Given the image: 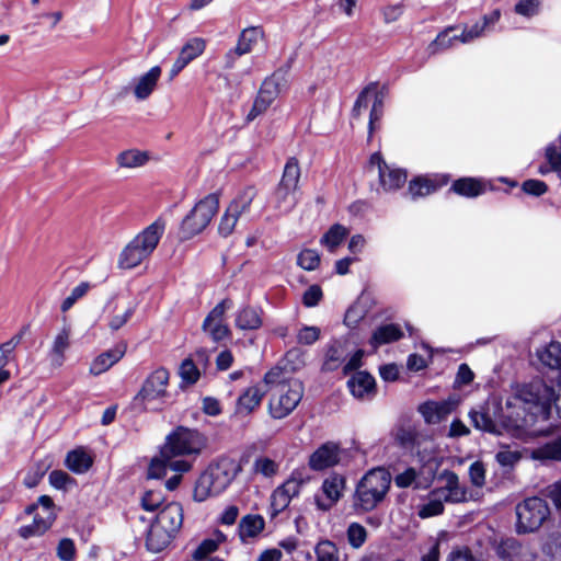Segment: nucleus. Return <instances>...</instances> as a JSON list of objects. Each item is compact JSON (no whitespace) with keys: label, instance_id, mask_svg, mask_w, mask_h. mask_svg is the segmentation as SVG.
<instances>
[{"label":"nucleus","instance_id":"obj_45","mask_svg":"<svg viewBox=\"0 0 561 561\" xmlns=\"http://www.w3.org/2000/svg\"><path fill=\"white\" fill-rule=\"evenodd\" d=\"M294 378L287 377L285 370L280 367H274L268 370L264 376V382L268 386V390L276 391L282 388L283 385L288 383Z\"/></svg>","mask_w":561,"mask_h":561},{"label":"nucleus","instance_id":"obj_23","mask_svg":"<svg viewBox=\"0 0 561 561\" xmlns=\"http://www.w3.org/2000/svg\"><path fill=\"white\" fill-rule=\"evenodd\" d=\"M161 68L159 66H154L138 78L134 87V95L137 100L142 101L151 95L161 77Z\"/></svg>","mask_w":561,"mask_h":561},{"label":"nucleus","instance_id":"obj_47","mask_svg":"<svg viewBox=\"0 0 561 561\" xmlns=\"http://www.w3.org/2000/svg\"><path fill=\"white\" fill-rule=\"evenodd\" d=\"M470 419L473 426L477 430L488 432V433H496V424L492 420V417L483 411H472L470 412Z\"/></svg>","mask_w":561,"mask_h":561},{"label":"nucleus","instance_id":"obj_42","mask_svg":"<svg viewBox=\"0 0 561 561\" xmlns=\"http://www.w3.org/2000/svg\"><path fill=\"white\" fill-rule=\"evenodd\" d=\"M317 561H340L339 548L331 540H321L314 548Z\"/></svg>","mask_w":561,"mask_h":561},{"label":"nucleus","instance_id":"obj_15","mask_svg":"<svg viewBox=\"0 0 561 561\" xmlns=\"http://www.w3.org/2000/svg\"><path fill=\"white\" fill-rule=\"evenodd\" d=\"M264 37V31L260 26H250L241 31L237 45L226 55L227 68H232L237 57L252 51L253 47Z\"/></svg>","mask_w":561,"mask_h":561},{"label":"nucleus","instance_id":"obj_9","mask_svg":"<svg viewBox=\"0 0 561 561\" xmlns=\"http://www.w3.org/2000/svg\"><path fill=\"white\" fill-rule=\"evenodd\" d=\"M304 396V386L298 379H293L274 391L268 401V412L273 419L282 420L288 416L299 404Z\"/></svg>","mask_w":561,"mask_h":561},{"label":"nucleus","instance_id":"obj_19","mask_svg":"<svg viewBox=\"0 0 561 561\" xmlns=\"http://www.w3.org/2000/svg\"><path fill=\"white\" fill-rule=\"evenodd\" d=\"M457 401L453 399L443 401H427L420 405L419 411L428 424H438L445 420L456 408Z\"/></svg>","mask_w":561,"mask_h":561},{"label":"nucleus","instance_id":"obj_8","mask_svg":"<svg viewBox=\"0 0 561 561\" xmlns=\"http://www.w3.org/2000/svg\"><path fill=\"white\" fill-rule=\"evenodd\" d=\"M219 208V195L211 193L201 199L182 220V239H191L201 233L211 221Z\"/></svg>","mask_w":561,"mask_h":561},{"label":"nucleus","instance_id":"obj_41","mask_svg":"<svg viewBox=\"0 0 561 561\" xmlns=\"http://www.w3.org/2000/svg\"><path fill=\"white\" fill-rule=\"evenodd\" d=\"M436 190V183L425 178H416L409 184V194L412 196V198L427 196Z\"/></svg>","mask_w":561,"mask_h":561},{"label":"nucleus","instance_id":"obj_58","mask_svg":"<svg viewBox=\"0 0 561 561\" xmlns=\"http://www.w3.org/2000/svg\"><path fill=\"white\" fill-rule=\"evenodd\" d=\"M57 557L61 561H73L76 557V546L72 539L64 538L58 542Z\"/></svg>","mask_w":561,"mask_h":561},{"label":"nucleus","instance_id":"obj_7","mask_svg":"<svg viewBox=\"0 0 561 561\" xmlns=\"http://www.w3.org/2000/svg\"><path fill=\"white\" fill-rule=\"evenodd\" d=\"M515 530L519 535L537 531L550 517V507L546 500L531 496L527 497L515 507Z\"/></svg>","mask_w":561,"mask_h":561},{"label":"nucleus","instance_id":"obj_54","mask_svg":"<svg viewBox=\"0 0 561 561\" xmlns=\"http://www.w3.org/2000/svg\"><path fill=\"white\" fill-rule=\"evenodd\" d=\"M180 376L186 383H195L199 378V370L190 358L182 362L180 366Z\"/></svg>","mask_w":561,"mask_h":561},{"label":"nucleus","instance_id":"obj_33","mask_svg":"<svg viewBox=\"0 0 561 561\" xmlns=\"http://www.w3.org/2000/svg\"><path fill=\"white\" fill-rule=\"evenodd\" d=\"M255 196L256 191L254 187H247L230 202L227 209L230 210L239 219L242 215L249 213Z\"/></svg>","mask_w":561,"mask_h":561},{"label":"nucleus","instance_id":"obj_4","mask_svg":"<svg viewBox=\"0 0 561 561\" xmlns=\"http://www.w3.org/2000/svg\"><path fill=\"white\" fill-rule=\"evenodd\" d=\"M391 484V476L383 468L369 470L357 483L353 496V507L358 513L375 510L386 497Z\"/></svg>","mask_w":561,"mask_h":561},{"label":"nucleus","instance_id":"obj_39","mask_svg":"<svg viewBox=\"0 0 561 561\" xmlns=\"http://www.w3.org/2000/svg\"><path fill=\"white\" fill-rule=\"evenodd\" d=\"M51 516L39 517L36 515L32 525L22 526L19 529V535L24 539H27L32 536H41L51 526Z\"/></svg>","mask_w":561,"mask_h":561},{"label":"nucleus","instance_id":"obj_22","mask_svg":"<svg viewBox=\"0 0 561 561\" xmlns=\"http://www.w3.org/2000/svg\"><path fill=\"white\" fill-rule=\"evenodd\" d=\"M265 390L259 386H252L245 389L238 398L234 414L247 416L261 405Z\"/></svg>","mask_w":561,"mask_h":561},{"label":"nucleus","instance_id":"obj_53","mask_svg":"<svg viewBox=\"0 0 561 561\" xmlns=\"http://www.w3.org/2000/svg\"><path fill=\"white\" fill-rule=\"evenodd\" d=\"M344 359V352L339 344H333L328 348L325 355L324 367L328 370H333L339 367V365Z\"/></svg>","mask_w":561,"mask_h":561},{"label":"nucleus","instance_id":"obj_11","mask_svg":"<svg viewBox=\"0 0 561 561\" xmlns=\"http://www.w3.org/2000/svg\"><path fill=\"white\" fill-rule=\"evenodd\" d=\"M444 485L435 489L438 499L446 503H463L473 500V494L465 484H461L458 476L450 470H444L439 474Z\"/></svg>","mask_w":561,"mask_h":561},{"label":"nucleus","instance_id":"obj_21","mask_svg":"<svg viewBox=\"0 0 561 561\" xmlns=\"http://www.w3.org/2000/svg\"><path fill=\"white\" fill-rule=\"evenodd\" d=\"M280 93L266 79L262 82L253 106L247 115L248 121H253L265 113Z\"/></svg>","mask_w":561,"mask_h":561},{"label":"nucleus","instance_id":"obj_12","mask_svg":"<svg viewBox=\"0 0 561 561\" xmlns=\"http://www.w3.org/2000/svg\"><path fill=\"white\" fill-rule=\"evenodd\" d=\"M369 168L377 169L379 183L385 191L398 190L407 181L405 171L387 164L378 152L371 154L369 159Z\"/></svg>","mask_w":561,"mask_h":561},{"label":"nucleus","instance_id":"obj_2","mask_svg":"<svg viewBox=\"0 0 561 561\" xmlns=\"http://www.w3.org/2000/svg\"><path fill=\"white\" fill-rule=\"evenodd\" d=\"M164 230L165 221L162 218L156 219L146 227L122 250L117 262L118 267L130 270L141 264L153 253Z\"/></svg>","mask_w":561,"mask_h":561},{"label":"nucleus","instance_id":"obj_60","mask_svg":"<svg viewBox=\"0 0 561 561\" xmlns=\"http://www.w3.org/2000/svg\"><path fill=\"white\" fill-rule=\"evenodd\" d=\"M484 25H482L481 22H477L470 28H463L460 35H456V38H459V42H461L462 44H468L481 37L484 34Z\"/></svg>","mask_w":561,"mask_h":561},{"label":"nucleus","instance_id":"obj_24","mask_svg":"<svg viewBox=\"0 0 561 561\" xmlns=\"http://www.w3.org/2000/svg\"><path fill=\"white\" fill-rule=\"evenodd\" d=\"M125 352V345H117L112 350L103 352L91 363L90 373L94 376L105 373L124 356Z\"/></svg>","mask_w":561,"mask_h":561},{"label":"nucleus","instance_id":"obj_37","mask_svg":"<svg viewBox=\"0 0 561 561\" xmlns=\"http://www.w3.org/2000/svg\"><path fill=\"white\" fill-rule=\"evenodd\" d=\"M135 307L128 306L126 308H119L117 305L114 306L112 312L107 316V327L112 332H116L122 329L134 316Z\"/></svg>","mask_w":561,"mask_h":561},{"label":"nucleus","instance_id":"obj_40","mask_svg":"<svg viewBox=\"0 0 561 561\" xmlns=\"http://www.w3.org/2000/svg\"><path fill=\"white\" fill-rule=\"evenodd\" d=\"M279 463L274 459L266 456H259L254 459L252 470L255 474H261L264 478H273L277 474Z\"/></svg>","mask_w":561,"mask_h":561},{"label":"nucleus","instance_id":"obj_26","mask_svg":"<svg viewBox=\"0 0 561 561\" xmlns=\"http://www.w3.org/2000/svg\"><path fill=\"white\" fill-rule=\"evenodd\" d=\"M347 386L354 397L363 399L373 392L375 379L368 373L358 371L347 381Z\"/></svg>","mask_w":561,"mask_h":561},{"label":"nucleus","instance_id":"obj_17","mask_svg":"<svg viewBox=\"0 0 561 561\" xmlns=\"http://www.w3.org/2000/svg\"><path fill=\"white\" fill-rule=\"evenodd\" d=\"M206 47V42L201 37L188 39L182 47L176 60L170 70V77H176L192 60L201 56Z\"/></svg>","mask_w":561,"mask_h":561},{"label":"nucleus","instance_id":"obj_25","mask_svg":"<svg viewBox=\"0 0 561 561\" xmlns=\"http://www.w3.org/2000/svg\"><path fill=\"white\" fill-rule=\"evenodd\" d=\"M298 192L291 188L277 185L272 197L273 207L280 214H288L298 202Z\"/></svg>","mask_w":561,"mask_h":561},{"label":"nucleus","instance_id":"obj_44","mask_svg":"<svg viewBox=\"0 0 561 561\" xmlns=\"http://www.w3.org/2000/svg\"><path fill=\"white\" fill-rule=\"evenodd\" d=\"M290 64H286L276 69L270 77L265 78L279 92H285L289 88Z\"/></svg>","mask_w":561,"mask_h":561},{"label":"nucleus","instance_id":"obj_59","mask_svg":"<svg viewBox=\"0 0 561 561\" xmlns=\"http://www.w3.org/2000/svg\"><path fill=\"white\" fill-rule=\"evenodd\" d=\"M469 478L471 483L481 488L485 483V467L481 461H474L469 467Z\"/></svg>","mask_w":561,"mask_h":561},{"label":"nucleus","instance_id":"obj_51","mask_svg":"<svg viewBox=\"0 0 561 561\" xmlns=\"http://www.w3.org/2000/svg\"><path fill=\"white\" fill-rule=\"evenodd\" d=\"M297 263L306 271H313L320 264V255L316 250L305 249L299 253Z\"/></svg>","mask_w":561,"mask_h":561},{"label":"nucleus","instance_id":"obj_46","mask_svg":"<svg viewBox=\"0 0 561 561\" xmlns=\"http://www.w3.org/2000/svg\"><path fill=\"white\" fill-rule=\"evenodd\" d=\"M444 503L445 502L442 499H438L435 490H433L430 494L427 503L421 506L419 516L422 518H427L442 514L444 512Z\"/></svg>","mask_w":561,"mask_h":561},{"label":"nucleus","instance_id":"obj_14","mask_svg":"<svg viewBox=\"0 0 561 561\" xmlns=\"http://www.w3.org/2000/svg\"><path fill=\"white\" fill-rule=\"evenodd\" d=\"M232 306V301L229 299H224L219 304H217L210 312L207 314L203 322V330L209 334V336L215 342L222 341L226 339L230 330L224 323V317L228 309Z\"/></svg>","mask_w":561,"mask_h":561},{"label":"nucleus","instance_id":"obj_57","mask_svg":"<svg viewBox=\"0 0 561 561\" xmlns=\"http://www.w3.org/2000/svg\"><path fill=\"white\" fill-rule=\"evenodd\" d=\"M220 537H221L220 540H215V539L203 540L193 553L194 559L203 560V561L205 559H207L206 557L209 553L217 550L219 542L224 539L222 535H220Z\"/></svg>","mask_w":561,"mask_h":561},{"label":"nucleus","instance_id":"obj_29","mask_svg":"<svg viewBox=\"0 0 561 561\" xmlns=\"http://www.w3.org/2000/svg\"><path fill=\"white\" fill-rule=\"evenodd\" d=\"M93 463V459L83 448H77L69 451L65 459L66 467L77 473L87 472Z\"/></svg>","mask_w":561,"mask_h":561},{"label":"nucleus","instance_id":"obj_62","mask_svg":"<svg viewBox=\"0 0 561 561\" xmlns=\"http://www.w3.org/2000/svg\"><path fill=\"white\" fill-rule=\"evenodd\" d=\"M371 94L373 90L370 88H366L359 93L352 111L354 117H359L368 108Z\"/></svg>","mask_w":561,"mask_h":561},{"label":"nucleus","instance_id":"obj_13","mask_svg":"<svg viewBox=\"0 0 561 561\" xmlns=\"http://www.w3.org/2000/svg\"><path fill=\"white\" fill-rule=\"evenodd\" d=\"M302 485V479L291 477L277 486L271 494V516L275 517L284 512L289 506L291 500L300 494Z\"/></svg>","mask_w":561,"mask_h":561},{"label":"nucleus","instance_id":"obj_36","mask_svg":"<svg viewBox=\"0 0 561 561\" xmlns=\"http://www.w3.org/2000/svg\"><path fill=\"white\" fill-rule=\"evenodd\" d=\"M149 160V156L145 151H140L138 149H128L121 152L117 158V164L121 168H139L145 165Z\"/></svg>","mask_w":561,"mask_h":561},{"label":"nucleus","instance_id":"obj_1","mask_svg":"<svg viewBox=\"0 0 561 561\" xmlns=\"http://www.w3.org/2000/svg\"><path fill=\"white\" fill-rule=\"evenodd\" d=\"M552 405L561 417V378L556 385L534 380L518 387L501 408V422L507 428L533 426L538 420L549 419Z\"/></svg>","mask_w":561,"mask_h":561},{"label":"nucleus","instance_id":"obj_34","mask_svg":"<svg viewBox=\"0 0 561 561\" xmlns=\"http://www.w3.org/2000/svg\"><path fill=\"white\" fill-rule=\"evenodd\" d=\"M540 363L552 369H561V344L559 342L549 343L542 351L538 352Z\"/></svg>","mask_w":561,"mask_h":561},{"label":"nucleus","instance_id":"obj_63","mask_svg":"<svg viewBox=\"0 0 561 561\" xmlns=\"http://www.w3.org/2000/svg\"><path fill=\"white\" fill-rule=\"evenodd\" d=\"M545 156L551 170L561 179V152L554 145H549L546 148Z\"/></svg>","mask_w":561,"mask_h":561},{"label":"nucleus","instance_id":"obj_50","mask_svg":"<svg viewBox=\"0 0 561 561\" xmlns=\"http://www.w3.org/2000/svg\"><path fill=\"white\" fill-rule=\"evenodd\" d=\"M90 288L91 285L88 282H82L76 286L70 295L62 301L60 306L61 311L67 312L79 299L87 295Z\"/></svg>","mask_w":561,"mask_h":561},{"label":"nucleus","instance_id":"obj_6","mask_svg":"<svg viewBox=\"0 0 561 561\" xmlns=\"http://www.w3.org/2000/svg\"><path fill=\"white\" fill-rule=\"evenodd\" d=\"M207 439L198 431L184 426H178L167 436L161 448L163 457L199 455L206 447Z\"/></svg>","mask_w":561,"mask_h":561},{"label":"nucleus","instance_id":"obj_55","mask_svg":"<svg viewBox=\"0 0 561 561\" xmlns=\"http://www.w3.org/2000/svg\"><path fill=\"white\" fill-rule=\"evenodd\" d=\"M169 469L168 457L153 458L148 468V477L152 479H160L167 474Z\"/></svg>","mask_w":561,"mask_h":561},{"label":"nucleus","instance_id":"obj_35","mask_svg":"<svg viewBox=\"0 0 561 561\" xmlns=\"http://www.w3.org/2000/svg\"><path fill=\"white\" fill-rule=\"evenodd\" d=\"M451 190L461 196L477 197L484 192V186L473 178H462L453 183Z\"/></svg>","mask_w":561,"mask_h":561},{"label":"nucleus","instance_id":"obj_32","mask_svg":"<svg viewBox=\"0 0 561 561\" xmlns=\"http://www.w3.org/2000/svg\"><path fill=\"white\" fill-rule=\"evenodd\" d=\"M301 175V170L299 167V162L295 157H291L287 160L284 171L282 174V179L278 183L279 186L291 188L298 192L299 190V180Z\"/></svg>","mask_w":561,"mask_h":561},{"label":"nucleus","instance_id":"obj_18","mask_svg":"<svg viewBox=\"0 0 561 561\" xmlns=\"http://www.w3.org/2000/svg\"><path fill=\"white\" fill-rule=\"evenodd\" d=\"M496 554L503 561H534L536 557L528 546L515 538L501 541L496 548Z\"/></svg>","mask_w":561,"mask_h":561},{"label":"nucleus","instance_id":"obj_27","mask_svg":"<svg viewBox=\"0 0 561 561\" xmlns=\"http://www.w3.org/2000/svg\"><path fill=\"white\" fill-rule=\"evenodd\" d=\"M403 336V332L398 324L390 323L378 327L371 337L370 345L374 348L379 347L380 345L388 344L391 342H396Z\"/></svg>","mask_w":561,"mask_h":561},{"label":"nucleus","instance_id":"obj_16","mask_svg":"<svg viewBox=\"0 0 561 561\" xmlns=\"http://www.w3.org/2000/svg\"><path fill=\"white\" fill-rule=\"evenodd\" d=\"M346 480L343 476L333 473L323 480L321 490L325 499L316 497L319 510L329 511L343 496Z\"/></svg>","mask_w":561,"mask_h":561},{"label":"nucleus","instance_id":"obj_5","mask_svg":"<svg viewBox=\"0 0 561 561\" xmlns=\"http://www.w3.org/2000/svg\"><path fill=\"white\" fill-rule=\"evenodd\" d=\"M239 470V465L229 458H221L210 465L196 481L193 492L194 500L203 502L210 496L220 494L230 485Z\"/></svg>","mask_w":561,"mask_h":561},{"label":"nucleus","instance_id":"obj_28","mask_svg":"<svg viewBox=\"0 0 561 561\" xmlns=\"http://www.w3.org/2000/svg\"><path fill=\"white\" fill-rule=\"evenodd\" d=\"M261 310L254 307H243L236 314V327L240 330H257L262 327Z\"/></svg>","mask_w":561,"mask_h":561},{"label":"nucleus","instance_id":"obj_30","mask_svg":"<svg viewBox=\"0 0 561 561\" xmlns=\"http://www.w3.org/2000/svg\"><path fill=\"white\" fill-rule=\"evenodd\" d=\"M265 522L260 515H245L241 518L238 530L241 541L256 537L264 529Z\"/></svg>","mask_w":561,"mask_h":561},{"label":"nucleus","instance_id":"obj_20","mask_svg":"<svg viewBox=\"0 0 561 561\" xmlns=\"http://www.w3.org/2000/svg\"><path fill=\"white\" fill-rule=\"evenodd\" d=\"M340 461V449L334 443L321 445L309 458V467L312 470L321 471L333 467Z\"/></svg>","mask_w":561,"mask_h":561},{"label":"nucleus","instance_id":"obj_10","mask_svg":"<svg viewBox=\"0 0 561 561\" xmlns=\"http://www.w3.org/2000/svg\"><path fill=\"white\" fill-rule=\"evenodd\" d=\"M169 377V371L164 368L151 373L136 394L135 403L142 405L144 409H149V405L153 403H161L168 397Z\"/></svg>","mask_w":561,"mask_h":561},{"label":"nucleus","instance_id":"obj_61","mask_svg":"<svg viewBox=\"0 0 561 561\" xmlns=\"http://www.w3.org/2000/svg\"><path fill=\"white\" fill-rule=\"evenodd\" d=\"M320 329L318 327L306 325L301 328L297 334V342L304 345H311L318 341Z\"/></svg>","mask_w":561,"mask_h":561},{"label":"nucleus","instance_id":"obj_64","mask_svg":"<svg viewBox=\"0 0 561 561\" xmlns=\"http://www.w3.org/2000/svg\"><path fill=\"white\" fill-rule=\"evenodd\" d=\"M404 11V5L402 3L388 4L381 9V14L383 22L386 24L393 23L398 21Z\"/></svg>","mask_w":561,"mask_h":561},{"label":"nucleus","instance_id":"obj_48","mask_svg":"<svg viewBox=\"0 0 561 561\" xmlns=\"http://www.w3.org/2000/svg\"><path fill=\"white\" fill-rule=\"evenodd\" d=\"M536 454L541 459L561 460V435L539 447Z\"/></svg>","mask_w":561,"mask_h":561},{"label":"nucleus","instance_id":"obj_31","mask_svg":"<svg viewBox=\"0 0 561 561\" xmlns=\"http://www.w3.org/2000/svg\"><path fill=\"white\" fill-rule=\"evenodd\" d=\"M70 328L64 327L54 339L50 356L51 363L57 367H60L64 364L65 352L70 346Z\"/></svg>","mask_w":561,"mask_h":561},{"label":"nucleus","instance_id":"obj_43","mask_svg":"<svg viewBox=\"0 0 561 561\" xmlns=\"http://www.w3.org/2000/svg\"><path fill=\"white\" fill-rule=\"evenodd\" d=\"M346 537L350 546L359 549L367 540V530L359 523H351L346 529Z\"/></svg>","mask_w":561,"mask_h":561},{"label":"nucleus","instance_id":"obj_52","mask_svg":"<svg viewBox=\"0 0 561 561\" xmlns=\"http://www.w3.org/2000/svg\"><path fill=\"white\" fill-rule=\"evenodd\" d=\"M164 502L161 491L148 490L141 497V506L144 510L152 512L158 510Z\"/></svg>","mask_w":561,"mask_h":561},{"label":"nucleus","instance_id":"obj_38","mask_svg":"<svg viewBox=\"0 0 561 561\" xmlns=\"http://www.w3.org/2000/svg\"><path fill=\"white\" fill-rule=\"evenodd\" d=\"M347 234L348 230L344 226L335 224L323 234L320 243L333 253Z\"/></svg>","mask_w":561,"mask_h":561},{"label":"nucleus","instance_id":"obj_56","mask_svg":"<svg viewBox=\"0 0 561 561\" xmlns=\"http://www.w3.org/2000/svg\"><path fill=\"white\" fill-rule=\"evenodd\" d=\"M238 218L226 208L224 215L220 218L219 226H218V232L221 237L227 238L230 236L238 222Z\"/></svg>","mask_w":561,"mask_h":561},{"label":"nucleus","instance_id":"obj_49","mask_svg":"<svg viewBox=\"0 0 561 561\" xmlns=\"http://www.w3.org/2000/svg\"><path fill=\"white\" fill-rule=\"evenodd\" d=\"M453 30L454 27H448L436 36V38L428 46L431 54H437L440 50L450 48L454 45V42L459 41V38H456V35L453 37L448 35L449 31Z\"/></svg>","mask_w":561,"mask_h":561},{"label":"nucleus","instance_id":"obj_3","mask_svg":"<svg viewBox=\"0 0 561 561\" xmlns=\"http://www.w3.org/2000/svg\"><path fill=\"white\" fill-rule=\"evenodd\" d=\"M183 524V508L178 502L165 504L158 513L148 530L146 546L152 552L165 549Z\"/></svg>","mask_w":561,"mask_h":561}]
</instances>
